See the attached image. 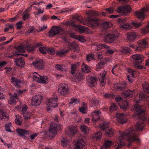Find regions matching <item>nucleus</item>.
Here are the masks:
<instances>
[{"label": "nucleus", "instance_id": "1", "mask_svg": "<svg viewBox=\"0 0 149 149\" xmlns=\"http://www.w3.org/2000/svg\"><path fill=\"white\" fill-rule=\"evenodd\" d=\"M136 131L132 128L126 130L124 132H122L120 130L119 132L120 136L116 141L118 143L116 149H119L125 144V141L133 142L136 141L140 142V140L136 134Z\"/></svg>", "mask_w": 149, "mask_h": 149}, {"label": "nucleus", "instance_id": "2", "mask_svg": "<svg viewBox=\"0 0 149 149\" xmlns=\"http://www.w3.org/2000/svg\"><path fill=\"white\" fill-rule=\"evenodd\" d=\"M141 107L136 104L132 107V111L134 113L133 116L134 118H138L141 121L137 123L135 125L136 130H142L144 127V123L146 119L144 118L145 111L141 109Z\"/></svg>", "mask_w": 149, "mask_h": 149}, {"label": "nucleus", "instance_id": "3", "mask_svg": "<svg viewBox=\"0 0 149 149\" xmlns=\"http://www.w3.org/2000/svg\"><path fill=\"white\" fill-rule=\"evenodd\" d=\"M118 33L117 32H106L103 35L104 41L107 43H112L118 38Z\"/></svg>", "mask_w": 149, "mask_h": 149}, {"label": "nucleus", "instance_id": "4", "mask_svg": "<svg viewBox=\"0 0 149 149\" xmlns=\"http://www.w3.org/2000/svg\"><path fill=\"white\" fill-rule=\"evenodd\" d=\"M58 100L57 97L56 95H54L50 99H48L46 101V105L47 106L46 109L49 111L53 108L57 107L58 105L56 102Z\"/></svg>", "mask_w": 149, "mask_h": 149}, {"label": "nucleus", "instance_id": "5", "mask_svg": "<svg viewBox=\"0 0 149 149\" xmlns=\"http://www.w3.org/2000/svg\"><path fill=\"white\" fill-rule=\"evenodd\" d=\"M108 124L105 122H103L102 124H100L99 127L100 129L105 131V133L109 136H111L114 134V130L112 128H108Z\"/></svg>", "mask_w": 149, "mask_h": 149}, {"label": "nucleus", "instance_id": "6", "mask_svg": "<svg viewBox=\"0 0 149 149\" xmlns=\"http://www.w3.org/2000/svg\"><path fill=\"white\" fill-rule=\"evenodd\" d=\"M33 81L37 82L44 84H46L48 81V78L46 76L40 75L36 72L33 73Z\"/></svg>", "mask_w": 149, "mask_h": 149}, {"label": "nucleus", "instance_id": "7", "mask_svg": "<svg viewBox=\"0 0 149 149\" xmlns=\"http://www.w3.org/2000/svg\"><path fill=\"white\" fill-rule=\"evenodd\" d=\"M58 88V92L61 95L65 96L68 94L69 88L68 84L62 83L59 85Z\"/></svg>", "mask_w": 149, "mask_h": 149}, {"label": "nucleus", "instance_id": "8", "mask_svg": "<svg viewBox=\"0 0 149 149\" xmlns=\"http://www.w3.org/2000/svg\"><path fill=\"white\" fill-rule=\"evenodd\" d=\"M149 10V7L147 6L141 8L140 10L136 11L135 15L139 19H143L146 18V14L145 13Z\"/></svg>", "mask_w": 149, "mask_h": 149}, {"label": "nucleus", "instance_id": "9", "mask_svg": "<svg viewBox=\"0 0 149 149\" xmlns=\"http://www.w3.org/2000/svg\"><path fill=\"white\" fill-rule=\"evenodd\" d=\"M138 46H136L134 45L131 46V47L138 51L143 50L147 47L148 43L146 40L145 39H141L138 42Z\"/></svg>", "mask_w": 149, "mask_h": 149}, {"label": "nucleus", "instance_id": "10", "mask_svg": "<svg viewBox=\"0 0 149 149\" xmlns=\"http://www.w3.org/2000/svg\"><path fill=\"white\" fill-rule=\"evenodd\" d=\"M78 131L77 128L73 126H69L66 128L65 133L70 137H72L77 134Z\"/></svg>", "mask_w": 149, "mask_h": 149}, {"label": "nucleus", "instance_id": "11", "mask_svg": "<svg viewBox=\"0 0 149 149\" xmlns=\"http://www.w3.org/2000/svg\"><path fill=\"white\" fill-rule=\"evenodd\" d=\"M126 18H120L118 19L117 22L120 24V28L125 30L130 29L132 27L129 24L126 22Z\"/></svg>", "mask_w": 149, "mask_h": 149}, {"label": "nucleus", "instance_id": "12", "mask_svg": "<svg viewBox=\"0 0 149 149\" xmlns=\"http://www.w3.org/2000/svg\"><path fill=\"white\" fill-rule=\"evenodd\" d=\"M63 31V29L60 26H53L49 31L48 35L49 36L52 37L62 32Z\"/></svg>", "mask_w": 149, "mask_h": 149}, {"label": "nucleus", "instance_id": "13", "mask_svg": "<svg viewBox=\"0 0 149 149\" xmlns=\"http://www.w3.org/2000/svg\"><path fill=\"white\" fill-rule=\"evenodd\" d=\"M42 98L43 97L41 95L34 96L31 100V105L33 106H38L40 104Z\"/></svg>", "mask_w": 149, "mask_h": 149}, {"label": "nucleus", "instance_id": "14", "mask_svg": "<svg viewBox=\"0 0 149 149\" xmlns=\"http://www.w3.org/2000/svg\"><path fill=\"white\" fill-rule=\"evenodd\" d=\"M100 19L97 18H88V26L90 27L95 28L100 24Z\"/></svg>", "mask_w": 149, "mask_h": 149}, {"label": "nucleus", "instance_id": "15", "mask_svg": "<svg viewBox=\"0 0 149 149\" xmlns=\"http://www.w3.org/2000/svg\"><path fill=\"white\" fill-rule=\"evenodd\" d=\"M61 128V125H57L56 124L52 123L50 127L49 132L51 134H56L57 131L60 130Z\"/></svg>", "mask_w": 149, "mask_h": 149}, {"label": "nucleus", "instance_id": "16", "mask_svg": "<svg viewBox=\"0 0 149 149\" xmlns=\"http://www.w3.org/2000/svg\"><path fill=\"white\" fill-rule=\"evenodd\" d=\"M92 122L93 123H96L100 119L101 113L99 111H94L92 112Z\"/></svg>", "mask_w": 149, "mask_h": 149}, {"label": "nucleus", "instance_id": "17", "mask_svg": "<svg viewBox=\"0 0 149 149\" xmlns=\"http://www.w3.org/2000/svg\"><path fill=\"white\" fill-rule=\"evenodd\" d=\"M32 64L35 68L38 69H41L44 68V63L42 60L40 59L34 61Z\"/></svg>", "mask_w": 149, "mask_h": 149}, {"label": "nucleus", "instance_id": "18", "mask_svg": "<svg viewBox=\"0 0 149 149\" xmlns=\"http://www.w3.org/2000/svg\"><path fill=\"white\" fill-rule=\"evenodd\" d=\"M73 26L75 28L76 30L79 31L80 33H90L91 32L88 28L76 24H74Z\"/></svg>", "mask_w": 149, "mask_h": 149}, {"label": "nucleus", "instance_id": "19", "mask_svg": "<svg viewBox=\"0 0 149 149\" xmlns=\"http://www.w3.org/2000/svg\"><path fill=\"white\" fill-rule=\"evenodd\" d=\"M85 142L82 139H77L75 142V149H81L83 148L85 144Z\"/></svg>", "mask_w": 149, "mask_h": 149}, {"label": "nucleus", "instance_id": "20", "mask_svg": "<svg viewBox=\"0 0 149 149\" xmlns=\"http://www.w3.org/2000/svg\"><path fill=\"white\" fill-rule=\"evenodd\" d=\"M116 117L118 119V122L121 124H124L126 123L127 119L126 116L123 113H118L116 114Z\"/></svg>", "mask_w": 149, "mask_h": 149}, {"label": "nucleus", "instance_id": "21", "mask_svg": "<svg viewBox=\"0 0 149 149\" xmlns=\"http://www.w3.org/2000/svg\"><path fill=\"white\" fill-rule=\"evenodd\" d=\"M127 86L125 82H122L120 84L117 83L114 85V88L118 91H121L123 90Z\"/></svg>", "mask_w": 149, "mask_h": 149}, {"label": "nucleus", "instance_id": "22", "mask_svg": "<svg viewBox=\"0 0 149 149\" xmlns=\"http://www.w3.org/2000/svg\"><path fill=\"white\" fill-rule=\"evenodd\" d=\"M16 132L18 136L22 137H24L25 135H29L31 133L30 131H26L21 128L17 129Z\"/></svg>", "mask_w": 149, "mask_h": 149}, {"label": "nucleus", "instance_id": "23", "mask_svg": "<svg viewBox=\"0 0 149 149\" xmlns=\"http://www.w3.org/2000/svg\"><path fill=\"white\" fill-rule=\"evenodd\" d=\"M107 74L106 72L104 71L102 74H100L99 76V79L100 81V85L103 86L106 84L105 76Z\"/></svg>", "mask_w": 149, "mask_h": 149}, {"label": "nucleus", "instance_id": "24", "mask_svg": "<svg viewBox=\"0 0 149 149\" xmlns=\"http://www.w3.org/2000/svg\"><path fill=\"white\" fill-rule=\"evenodd\" d=\"M132 57L136 63H141L144 59L143 55L140 54L134 55L132 56Z\"/></svg>", "mask_w": 149, "mask_h": 149}, {"label": "nucleus", "instance_id": "25", "mask_svg": "<svg viewBox=\"0 0 149 149\" xmlns=\"http://www.w3.org/2000/svg\"><path fill=\"white\" fill-rule=\"evenodd\" d=\"M11 82L17 88H19L21 84V81L17 78L12 77L11 78Z\"/></svg>", "mask_w": 149, "mask_h": 149}, {"label": "nucleus", "instance_id": "26", "mask_svg": "<svg viewBox=\"0 0 149 149\" xmlns=\"http://www.w3.org/2000/svg\"><path fill=\"white\" fill-rule=\"evenodd\" d=\"M93 47L96 50H99L103 48L106 49L109 48V47L107 45L105 44H102V43L98 44L96 45H93Z\"/></svg>", "mask_w": 149, "mask_h": 149}, {"label": "nucleus", "instance_id": "27", "mask_svg": "<svg viewBox=\"0 0 149 149\" xmlns=\"http://www.w3.org/2000/svg\"><path fill=\"white\" fill-rule=\"evenodd\" d=\"M137 34L135 32H130L127 34V37L129 40L133 41L136 39Z\"/></svg>", "mask_w": 149, "mask_h": 149}, {"label": "nucleus", "instance_id": "28", "mask_svg": "<svg viewBox=\"0 0 149 149\" xmlns=\"http://www.w3.org/2000/svg\"><path fill=\"white\" fill-rule=\"evenodd\" d=\"M87 80L88 82V85L90 87L94 86L96 84V79L94 77H88Z\"/></svg>", "mask_w": 149, "mask_h": 149}, {"label": "nucleus", "instance_id": "29", "mask_svg": "<svg viewBox=\"0 0 149 149\" xmlns=\"http://www.w3.org/2000/svg\"><path fill=\"white\" fill-rule=\"evenodd\" d=\"M16 64L21 68L24 67L25 62L24 60L22 58H19L15 61Z\"/></svg>", "mask_w": 149, "mask_h": 149}, {"label": "nucleus", "instance_id": "30", "mask_svg": "<svg viewBox=\"0 0 149 149\" xmlns=\"http://www.w3.org/2000/svg\"><path fill=\"white\" fill-rule=\"evenodd\" d=\"M89 14L91 17L95 16H99L100 15H102L103 16L106 15V13L104 12H102V13H99L96 11H90L89 12Z\"/></svg>", "mask_w": 149, "mask_h": 149}, {"label": "nucleus", "instance_id": "31", "mask_svg": "<svg viewBox=\"0 0 149 149\" xmlns=\"http://www.w3.org/2000/svg\"><path fill=\"white\" fill-rule=\"evenodd\" d=\"M139 100L144 101H148L149 100V94L146 95L143 93H140L139 95Z\"/></svg>", "mask_w": 149, "mask_h": 149}, {"label": "nucleus", "instance_id": "32", "mask_svg": "<svg viewBox=\"0 0 149 149\" xmlns=\"http://www.w3.org/2000/svg\"><path fill=\"white\" fill-rule=\"evenodd\" d=\"M134 93V91L129 90L124 92V95L125 97L130 98L132 97Z\"/></svg>", "mask_w": 149, "mask_h": 149}, {"label": "nucleus", "instance_id": "33", "mask_svg": "<svg viewBox=\"0 0 149 149\" xmlns=\"http://www.w3.org/2000/svg\"><path fill=\"white\" fill-rule=\"evenodd\" d=\"M82 107L79 108V111L82 113H86L87 111L86 104L84 102Z\"/></svg>", "mask_w": 149, "mask_h": 149}, {"label": "nucleus", "instance_id": "34", "mask_svg": "<svg viewBox=\"0 0 149 149\" xmlns=\"http://www.w3.org/2000/svg\"><path fill=\"white\" fill-rule=\"evenodd\" d=\"M123 14L124 15H127L128 13H130V12L131 8L130 6L127 5L123 6Z\"/></svg>", "mask_w": 149, "mask_h": 149}, {"label": "nucleus", "instance_id": "35", "mask_svg": "<svg viewBox=\"0 0 149 149\" xmlns=\"http://www.w3.org/2000/svg\"><path fill=\"white\" fill-rule=\"evenodd\" d=\"M81 131L84 134L88 133L89 130L88 127L85 125H82L80 126Z\"/></svg>", "mask_w": 149, "mask_h": 149}, {"label": "nucleus", "instance_id": "36", "mask_svg": "<svg viewBox=\"0 0 149 149\" xmlns=\"http://www.w3.org/2000/svg\"><path fill=\"white\" fill-rule=\"evenodd\" d=\"M81 69L82 71L84 72L88 73L91 71V69L87 65L83 64L81 65Z\"/></svg>", "mask_w": 149, "mask_h": 149}, {"label": "nucleus", "instance_id": "37", "mask_svg": "<svg viewBox=\"0 0 149 149\" xmlns=\"http://www.w3.org/2000/svg\"><path fill=\"white\" fill-rule=\"evenodd\" d=\"M112 143H113L112 141H105L104 143V146L105 147H102L101 149H107V148H108L110 147Z\"/></svg>", "mask_w": 149, "mask_h": 149}, {"label": "nucleus", "instance_id": "38", "mask_svg": "<svg viewBox=\"0 0 149 149\" xmlns=\"http://www.w3.org/2000/svg\"><path fill=\"white\" fill-rule=\"evenodd\" d=\"M68 49H62V50L56 52V54L57 55L59 56H61L63 55H64L66 53L68 52Z\"/></svg>", "mask_w": 149, "mask_h": 149}, {"label": "nucleus", "instance_id": "39", "mask_svg": "<svg viewBox=\"0 0 149 149\" xmlns=\"http://www.w3.org/2000/svg\"><path fill=\"white\" fill-rule=\"evenodd\" d=\"M119 105L120 108L123 109L125 110L127 109L128 107V103L126 101H123Z\"/></svg>", "mask_w": 149, "mask_h": 149}, {"label": "nucleus", "instance_id": "40", "mask_svg": "<svg viewBox=\"0 0 149 149\" xmlns=\"http://www.w3.org/2000/svg\"><path fill=\"white\" fill-rule=\"evenodd\" d=\"M22 118L21 117L18 115L16 116L15 122L18 125H21L22 124Z\"/></svg>", "mask_w": 149, "mask_h": 149}, {"label": "nucleus", "instance_id": "41", "mask_svg": "<svg viewBox=\"0 0 149 149\" xmlns=\"http://www.w3.org/2000/svg\"><path fill=\"white\" fill-rule=\"evenodd\" d=\"M12 126L10 123H9L6 124L5 126V129L6 131L9 132H13L11 130Z\"/></svg>", "mask_w": 149, "mask_h": 149}, {"label": "nucleus", "instance_id": "42", "mask_svg": "<svg viewBox=\"0 0 149 149\" xmlns=\"http://www.w3.org/2000/svg\"><path fill=\"white\" fill-rule=\"evenodd\" d=\"M118 108V106L115 103H112L110 107V111L113 112V111L117 110Z\"/></svg>", "mask_w": 149, "mask_h": 149}, {"label": "nucleus", "instance_id": "43", "mask_svg": "<svg viewBox=\"0 0 149 149\" xmlns=\"http://www.w3.org/2000/svg\"><path fill=\"white\" fill-rule=\"evenodd\" d=\"M142 86L144 91L148 93L149 92V85L147 82H145L143 84Z\"/></svg>", "mask_w": 149, "mask_h": 149}, {"label": "nucleus", "instance_id": "44", "mask_svg": "<svg viewBox=\"0 0 149 149\" xmlns=\"http://www.w3.org/2000/svg\"><path fill=\"white\" fill-rule=\"evenodd\" d=\"M8 115L6 113L3 112L2 110L0 111V119L2 120L3 118H8Z\"/></svg>", "mask_w": 149, "mask_h": 149}, {"label": "nucleus", "instance_id": "45", "mask_svg": "<svg viewBox=\"0 0 149 149\" xmlns=\"http://www.w3.org/2000/svg\"><path fill=\"white\" fill-rule=\"evenodd\" d=\"M105 63L103 61H101L97 65V68L96 70L97 71H99L100 70L102 69Z\"/></svg>", "mask_w": 149, "mask_h": 149}, {"label": "nucleus", "instance_id": "46", "mask_svg": "<svg viewBox=\"0 0 149 149\" xmlns=\"http://www.w3.org/2000/svg\"><path fill=\"white\" fill-rule=\"evenodd\" d=\"M16 100L14 97L10 96L8 100V103L11 105H15L16 102Z\"/></svg>", "mask_w": 149, "mask_h": 149}, {"label": "nucleus", "instance_id": "47", "mask_svg": "<svg viewBox=\"0 0 149 149\" xmlns=\"http://www.w3.org/2000/svg\"><path fill=\"white\" fill-rule=\"evenodd\" d=\"M71 47L74 50V52L77 51L79 50L78 45L75 42L72 43L71 44Z\"/></svg>", "mask_w": 149, "mask_h": 149}, {"label": "nucleus", "instance_id": "48", "mask_svg": "<svg viewBox=\"0 0 149 149\" xmlns=\"http://www.w3.org/2000/svg\"><path fill=\"white\" fill-rule=\"evenodd\" d=\"M25 47H26V46H24L19 45L16 48L19 52H21L24 53L25 52L24 48Z\"/></svg>", "mask_w": 149, "mask_h": 149}, {"label": "nucleus", "instance_id": "49", "mask_svg": "<svg viewBox=\"0 0 149 149\" xmlns=\"http://www.w3.org/2000/svg\"><path fill=\"white\" fill-rule=\"evenodd\" d=\"M80 101L79 100L75 98H73L71 100L69 104H78L80 103Z\"/></svg>", "mask_w": 149, "mask_h": 149}, {"label": "nucleus", "instance_id": "50", "mask_svg": "<svg viewBox=\"0 0 149 149\" xmlns=\"http://www.w3.org/2000/svg\"><path fill=\"white\" fill-rule=\"evenodd\" d=\"M119 67L118 65H115L113 68L111 72L114 74H116L118 71Z\"/></svg>", "mask_w": 149, "mask_h": 149}, {"label": "nucleus", "instance_id": "51", "mask_svg": "<svg viewBox=\"0 0 149 149\" xmlns=\"http://www.w3.org/2000/svg\"><path fill=\"white\" fill-rule=\"evenodd\" d=\"M102 27L106 29L110 27V24L107 22H104L102 24Z\"/></svg>", "mask_w": 149, "mask_h": 149}, {"label": "nucleus", "instance_id": "52", "mask_svg": "<svg viewBox=\"0 0 149 149\" xmlns=\"http://www.w3.org/2000/svg\"><path fill=\"white\" fill-rule=\"evenodd\" d=\"M122 52L124 53H129L130 52V49L129 47H124L121 50Z\"/></svg>", "mask_w": 149, "mask_h": 149}, {"label": "nucleus", "instance_id": "53", "mask_svg": "<svg viewBox=\"0 0 149 149\" xmlns=\"http://www.w3.org/2000/svg\"><path fill=\"white\" fill-rule=\"evenodd\" d=\"M94 55L93 54H88L86 56V60L88 62L94 59Z\"/></svg>", "mask_w": 149, "mask_h": 149}, {"label": "nucleus", "instance_id": "54", "mask_svg": "<svg viewBox=\"0 0 149 149\" xmlns=\"http://www.w3.org/2000/svg\"><path fill=\"white\" fill-rule=\"evenodd\" d=\"M68 140L67 138H63L61 140V144L62 146L63 147L66 146L68 144Z\"/></svg>", "mask_w": 149, "mask_h": 149}, {"label": "nucleus", "instance_id": "55", "mask_svg": "<svg viewBox=\"0 0 149 149\" xmlns=\"http://www.w3.org/2000/svg\"><path fill=\"white\" fill-rule=\"evenodd\" d=\"M90 102L92 104H94L95 106L97 105L99 103V100L95 98H92Z\"/></svg>", "mask_w": 149, "mask_h": 149}, {"label": "nucleus", "instance_id": "56", "mask_svg": "<svg viewBox=\"0 0 149 149\" xmlns=\"http://www.w3.org/2000/svg\"><path fill=\"white\" fill-rule=\"evenodd\" d=\"M118 13L120 14V16L121 15H124L123 14V6L120 7L118 8L116 10Z\"/></svg>", "mask_w": 149, "mask_h": 149}, {"label": "nucleus", "instance_id": "57", "mask_svg": "<svg viewBox=\"0 0 149 149\" xmlns=\"http://www.w3.org/2000/svg\"><path fill=\"white\" fill-rule=\"evenodd\" d=\"M64 67V65L62 64H57L56 65L55 67L57 70L60 71H62L63 70Z\"/></svg>", "mask_w": 149, "mask_h": 149}, {"label": "nucleus", "instance_id": "58", "mask_svg": "<svg viewBox=\"0 0 149 149\" xmlns=\"http://www.w3.org/2000/svg\"><path fill=\"white\" fill-rule=\"evenodd\" d=\"M47 48V47H40L39 49V51L41 53L45 54L46 53Z\"/></svg>", "mask_w": 149, "mask_h": 149}, {"label": "nucleus", "instance_id": "59", "mask_svg": "<svg viewBox=\"0 0 149 149\" xmlns=\"http://www.w3.org/2000/svg\"><path fill=\"white\" fill-rule=\"evenodd\" d=\"M72 10H73V9L72 8H64L62 9L61 11V13H69L71 12Z\"/></svg>", "mask_w": 149, "mask_h": 149}, {"label": "nucleus", "instance_id": "60", "mask_svg": "<svg viewBox=\"0 0 149 149\" xmlns=\"http://www.w3.org/2000/svg\"><path fill=\"white\" fill-rule=\"evenodd\" d=\"M102 135V133L101 132H98L95 134V137L97 140H100Z\"/></svg>", "mask_w": 149, "mask_h": 149}, {"label": "nucleus", "instance_id": "61", "mask_svg": "<svg viewBox=\"0 0 149 149\" xmlns=\"http://www.w3.org/2000/svg\"><path fill=\"white\" fill-rule=\"evenodd\" d=\"M23 19L25 20L26 19L29 18V14L27 13L26 11L24 12L23 14Z\"/></svg>", "mask_w": 149, "mask_h": 149}, {"label": "nucleus", "instance_id": "62", "mask_svg": "<svg viewBox=\"0 0 149 149\" xmlns=\"http://www.w3.org/2000/svg\"><path fill=\"white\" fill-rule=\"evenodd\" d=\"M142 32L145 34L146 33H148L149 32V26L148 25L147 26H146L144 28H143L142 31Z\"/></svg>", "mask_w": 149, "mask_h": 149}, {"label": "nucleus", "instance_id": "63", "mask_svg": "<svg viewBox=\"0 0 149 149\" xmlns=\"http://www.w3.org/2000/svg\"><path fill=\"white\" fill-rule=\"evenodd\" d=\"M71 73L72 74H74L75 73V71H76V69L77 67V66L75 64L72 65L71 66Z\"/></svg>", "mask_w": 149, "mask_h": 149}, {"label": "nucleus", "instance_id": "64", "mask_svg": "<svg viewBox=\"0 0 149 149\" xmlns=\"http://www.w3.org/2000/svg\"><path fill=\"white\" fill-rule=\"evenodd\" d=\"M47 52L49 54H54L55 53L54 50L51 48H49L47 47Z\"/></svg>", "mask_w": 149, "mask_h": 149}]
</instances>
